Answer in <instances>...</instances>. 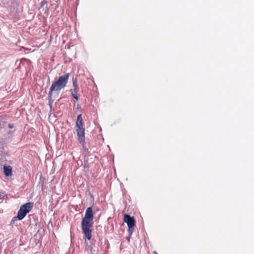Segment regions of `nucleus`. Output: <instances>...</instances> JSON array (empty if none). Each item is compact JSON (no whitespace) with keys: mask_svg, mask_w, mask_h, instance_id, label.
<instances>
[{"mask_svg":"<svg viewBox=\"0 0 254 254\" xmlns=\"http://www.w3.org/2000/svg\"><path fill=\"white\" fill-rule=\"evenodd\" d=\"M93 215L92 209L89 207L87 208L84 217L81 222V228L86 239L90 240L92 237L91 228L93 224Z\"/></svg>","mask_w":254,"mask_h":254,"instance_id":"f257e3e1","label":"nucleus"},{"mask_svg":"<svg viewBox=\"0 0 254 254\" xmlns=\"http://www.w3.org/2000/svg\"><path fill=\"white\" fill-rule=\"evenodd\" d=\"M69 73L60 76L57 80L53 82L49 92V98H52L54 93H59L66 86L69 78Z\"/></svg>","mask_w":254,"mask_h":254,"instance_id":"f03ea898","label":"nucleus"},{"mask_svg":"<svg viewBox=\"0 0 254 254\" xmlns=\"http://www.w3.org/2000/svg\"><path fill=\"white\" fill-rule=\"evenodd\" d=\"M76 127L78 140L80 143H83L85 141V129L83 127V119L82 115H79L77 117Z\"/></svg>","mask_w":254,"mask_h":254,"instance_id":"7ed1b4c3","label":"nucleus"},{"mask_svg":"<svg viewBox=\"0 0 254 254\" xmlns=\"http://www.w3.org/2000/svg\"><path fill=\"white\" fill-rule=\"evenodd\" d=\"M33 206V203L32 202H28L21 205L18 211L17 217H14L12 218V221L17 219L19 220L23 219L26 214L30 211Z\"/></svg>","mask_w":254,"mask_h":254,"instance_id":"20e7f679","label":"nucleus"},{"mask_svg":"<svg viewBox=\"0 0 254 254\" xmlns=\"http://www.w3.org/2000/svg\"><path fill=\"white\" fill-rule=\"evenodd\" d=\"M124 221L127 224L128 227V233L130 236L134 231L135 226V220L133 217H131L128 214H125L124 218Z\"/></svg>","mask_w":254,"mask_h":254,"instance_id":"39448f33","label":"nucleus"},{"mask_svg":"<svg viewBox=\"0 0 254 254\" xmlns=\"http://www.w3.org/2000/svg\"><path fill=\"white\" fill-rule=\"evenodd\" d=\"M73 89H71L70 91L71 92L72 96L76 100L78 99V96L77 95V92L78 91V87L76 80L73 81Z\"/></svg>","mask_w":254,"mask_h":254,"instance_id":"423d86ee","label":"nucleus"},{"mask_svg":"<svg viewBox=\"0 0 254 254\" xmlns=\"http://www.w3.org/2000/svg\"><path fill=\"white\" fill-rule=\"evenodd\" d=\"M4 173L6 176L11 175V167L10 166H4L3 167Z\"/></svg>","mask_w":254,"mask_h":254,"instance_id":"0eeeda50","label":"nucleus"},{"mask_svg":"<svg viewBox=\"0 0 254 254\" xmlns=\"http://www.w3.org/2000/svg\"><path fill=\"white\" fill-rule=\"evenodd\" d=\"M5 196L4 193L3 192H0V199H3Z\"/></svg>","mask_w":254,"mask_h":254,"instance_id":"6e6552de","label":"nucleus"},{"mask_svg":"<svg viewBox=\"0 0 254 254\" xmlns=\"http://www.w3.org/2000/svg\"><path fill=\"white\" fill-rule=\"evenodd\" d=\"M8 127H9V128H13V125H12V124H9V125H8Z\"/></svg>","mask_w":254,"mask_h":254,"instance_id":"1a4fd4ad","label":"nucleus"},{"mask_svg":"<svg viewBox=\"0 0 254 254\" xmlns=\"http://www.w3.org/2000/svg\"><path fill=\"white\" fill-rule=\"evenodd\" d=\"M153 254H158V253L154 251L153 252Z\"/></svg>","mask_w":254,"mask_h":254,"instance_id":"9d476101","label":"nucleus"}]
</instances>
